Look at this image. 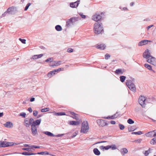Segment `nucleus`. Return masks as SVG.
Wrapping results in <instances>:
<instances>
[{"instance_id": "59", "label": "nucleus", "mask_w": 156, "mask_h": 156, "mask_svg": "<svg viewBox=\"0 0 156 156\" xmlns=\"http://www.w3.org/2000/svg\"><path fill=\"white\" fill-rule=\"evenodd\" d=\"M24 147H28L29 148H31V146H30L28 144H24Z\"/></svg>"}, {"instance_id": "58", "label": "nucleus", "mask_w": 156, "mask_h": 156, "mask_svg": "<svg viewBox=\"0 0 156 156\" xmlns=\"http://www.w3.org/2000/svg\"><path fill=\"white\" fill-rule=\"evenodd\" d=\"M64 134H58V135L56 136H55L58 137H60V136H63V135H64Z\"/></svg>"}, {"instance_id": "50", "label": "nucleus", "mask_w": 156, "mask_h": 156, "mask_svg": "<svg viewBox=\"0 0 156 156\" xmlns=\"http://www.w3.org/2000/svg\"><path fill=\"white\" fill-rule=\"evenodd\" d=\"M79 15L81 16V17L83 19H85L86 18V16L83 14L82 13H80Z\"/></svg>"}, {"instance_id": "8", "label": "nucleus", "mask_w": 156, "mask_h": 156, "mask_svg": "<svg viewBox=\"0 0 156 156\" xmlns=\"http://www.w3.org/2000/svg\"><path fill=\"white\" fill-rule=\"evenodd\" d=\"M14 144V143L13 142L0 141V147L11 146L13 145Z\"/></svg>"}, {"instance_id": "63", "label": "nucleus", "mask_w": 156, "mask_h": 156, "mask_svg": "<svg viewBox=\"0 0 156 156\" xmlns=\"http://www.w3.org/2000/svg\"><path fill=\"white\" fill-rule=\"evenodd\" d=\"M70 113L73 116H74L75 115H77V114L75 113H74V112H70Z\"/></svg>"}, {"instance_id": "40", "label": "nucleus", "mask_w": 156, "mask_h": 156, "mask_svg": "<svg viewBox=\"0 0 156 156\" xmlns=\"http://www.w3.org/2000/svg\"><path fill=\"white\" fill-rule=\"evenodd\" d=\"M72 117L73 119H75L76 120H78L79 119V115L77 114V115H75L74 116H72Z\"/></svg>"}, {"instance_id": "22", "label": "nucleus", "mask_w": 156, "mask_h": 156, "mask_svg": "<svg viewBox=\"0 0 156 156\" xmlns=\"http://www.w3.org/2000/svg\"><path fill=\"white\" fill-rule=\"evenodd\" d=\"M24 123L25 126L27 127H29L30 126V123H29L28 118H26L24 120Z\"/></svg>"}, {"instance_id": "20", "label": "nucleus", "mask_w": 156, "mask_h": 156, "mask_svg": "<svg viewBox=\"0 0 156 156\" xmlns=\"http://www.w3.org/2000/svg\"><path fill=\"white\" fill-rule=\"evenodd\" d=\"M80 19V18L79 17H75L71 18L70 19V20L73 22V24L75 22L78 21Z\"/></svg>"}, {"instance_id": "26", "label": "nucleus", "mask_w": 156, "mask_h": 156, "mask_svg": "<svg viewBox=\"0 0 156 156\" xmlns=\"http://www.w3.org/2000/svg\"><path fill=\"white\" fill-rule=\"evenodd\" d=\"M106 46L104 44H100L97 46V48L98 49H99L101 50H104L105 49Z\"/></svg>"}, {"instance_id": "11", "label": "nucleus", "mask_w": 156, "mask_h": 156, "mask_svg": "<svg viewBox=\"0 0 156 156\" xmlns=\"http://www.w3.org/2000/svg\"><path fill=\"white\" fill-rule=\"evenodd\" d=\"M80 0H78L74 2L71 3L70 4V6L73 8H76L78 7Z\"/></svg>"}, {"instance_id": "55", "label": "nucleus", "mask_w": 156, "mask_h": 156, "mask_svg": "<svg viewBox=\"0 0 156 156\" xmlns=\"http://www.w3.org/2000/svg\"><path fill=\"white\" fill-rule=\"evenodd\" d=\"M37 58H38L37 55H34L32 57V59H36Z\"/></svg>"}, {"instance_id": "46", "label": "nucleus", "mask_w": 156, "mask_h": 156, "mask_svg": "<svg viewBox=\"0 0 156 156\" xmlns=\"http://www.w3.org/2000/svg\"><path fill=\"white\" fill-rule=\"evenodd\" d=\"M31 4L30 3H28L27 5L25 7V9H24V10L25 11L27 10L28 9V8H29V6L31 5Z\"/></svg>"}, {"instance_id": "43", "label": "nucleus", "mask_w": 156, "mask_h": 156, "mask_svg": "<svg viewBox=\"0 0 156 156\" xmlns=\"http://www.w3.org/2000/svg\"><path fill=\"white\" fill-rule=\"evenodd\" d=\"M142 133L141 131H139L138 132H133L132 133V134H135L137 135H141Z\"/></svg>"}, {"instance_id": "37", "label": "nucleus", "mask_w": 156, "mask_h": 156, "mask_svg": "<svg viewBox=\"0 0 156 156\" xmlns=\"http://www.w3.org/2000/svg\"><path fill=\"white\" fill-rule=\"evenodd\" d=\"M49 108H42L41 109V111L42 112H46L49 111Z\"/></svg>"}, {"instance_id": "10", "label": "nucleus", "mask_w": 156, "mask_h": 156, "mask_svg": "<svg viewBox=\"0 0 156 156\" xmlns=\"http://www.w3.org/2000/svg\"><path fill=\"white\" fill-rule=\"evenodd\" d=\"M121 116L122 115H120V112L117 111L115 114L112 116L105 117L103 118L107 119H114L117 118L119 116Z\"/></svg>"}, {"instance_id": "7", "label": "nucleus", "mask_w": 156, "mask_h": 156, "mask_svg": "<svg viewBox=\"0 0 156 156\" xmlns=\"http://www.w3.org/2000/svg\"><path fill=\"white\" fill-rule=\"evenodd\" d=\"M147 101L145 97L141 96L139 98L138 102L140 104L143 108L145 107L146 103Z\"/></svg>"}, {"instance_id": "47", "label": "nucleus", "mask_w": 156, "mask_h": 156, "mask_svg": "<svg viewBox=\"0 0 156 156\" xmlns=\"http://www.w3.org/2000/svg\"><path fill=\"white\" fill-rule=\"evenodd\" d=\"M119 127L120 129L121 130H123L125 128L124 126L122 124H119Z\"/></svg>"}, {"instance_id": "15", "label": "nucleus", "mask_w": 156, "mask_h": 156, "mask_svg": "<svg viewBox=\"0 0 156 156\" xmlns=\"http://www.w3.org/2000/svg\"><path fill=\"white\" fill-rule=\"evenodd\" d=\"M41 121V119H40L36 121H34L32 122L31 126H36L39 125L40 124Z\"/></svg>"}, {"instance_id": "32", "label": "nucleus", "mask_w": 156, "mask_h": 156, "mask_svg": "<svg viewBox=\"0 0 156 156\" xmlns=\"http://www.w3.org/2000/svg\"><path fill=\"white\" fill-rule=\"evenodd\" d=\"M121 154L123 155L127 153L128 151L126 148H123L122 149Z\"/></svg>"}, {"instance_id": "16", "label": "nucleus", "mask_w": 156, "mask_h": 156, "mask_svg": "<svg viewBox=\"0 0 156 156\" xmlns=\"http://www.w3.org/2000/svg\"><path fill=\"white\" fill-rule=\"evenodd\" d=\"M151 41L148 40H143L140 42L138 43V45L140 46L145 45L148 42H150Z\"/></svg>"}, {"instance_id": "41", "label": "nucleus", "mask_w": 156, "mask_h": 156, "mask_svg": "<svg viewBox=\"0 0 156 156\" xmlns=\"http://www.w3.org/2000/svg\"><path fill=\"white\" fill-rule=\"evenodd\" d=\"M26 114L25 112H22L20 113L19 115V116H21L23 118H24L25 117Z\"/></svg>"}, {"instance_id": "44", "label": "nucleus", "mask_w": 156, "mask_h": 156, "mask_svg": "<svg viewBox=\"0 0 156 156\" xmlns=\"http://www.w3.org/2000/svg\"><path fill=\"white\" fill-rule=\"evenodd\" d=\"M111 148L112 150H115L117 149V147L115 144H113L111 145H110Z\"/></svg>"}, {"instance_id": "45", "label": "nucleus", "mask_w": 156, "mask_h": 156, "mask_svg": "<svg viewBox=\"0 0 156 156\" xmlns=\"http://www.w3.org/2000/svg\"><path fill=\"white\" fill-rule=\"evenodd\" d=\"M53 58H50L45 60V62H51L53 61Z\"/></svg>"}, {"instance_id": "31", "label": "nucleus", "mask_w": 156, "mask_h": 156, "mask_svg": "<svg viewBox=\"0 0 156 156\" xmlns=\"http://www.w3.org/2000/svg\"><path fill=\"white\" fill-rule=\"evenodd\" d=\"M71 24H73V23L69 19L66 22V26L67 27H69L70 26Z\"/></svg>"}, {"instance_id": "5", "label": "nucleus", "mask_w": 156, "mask_h": 156, "mask_svg": "<svg viewBox=\"0 0 156 156\" xmlns=\"http://www.w3.org/2000/svg\"><path fill=\"white\" fill-rule=\"evenodd\" d=\"M89 129V126L87 121H84L82 124L81 132L83 133H86Z\"/></svg>"}, {"instance_id": "2", "label": "nucleus", "mask_w": 156, "mask_h": 156, "mask_svg": "<svg viewBox=\"0 0 156 156\" xmlns=\"http://www.w3.org/2000/svg\"><path fill=\"white\" fill-rule=\"evenodd\" d=\"M94 31L96 34H100L104 32V30L101 23L97 22L94 24Z\"/></svg>"}, {"instance_id": "1", "label": "nucleus", "mask_w": 156, "mask_h": 156, "mask_svg": "<svg viewBox=\"0 0 156 156\" xmlns=\"http://www.w3.org/2000/svg\"><path fill=\"white\" fill-rule=\"evenodd\" d=\"M143 56L144 58L147 59V61L156 66V58L151 55V54L148 49L146 50L145 52L143 53Z\"/></svg>"}, {"instance_id": "42", "label": "nucleus", "mask_w": 156, "mask_h": 156, "mask_svg": "<svg viewBox=\"0 0 156 156\" xmlns=\"http://www.w3.org/2000/svg\"><path fill=\"white\" fill-rule=\"evenodd\" d=\"M127 122L129 124H132L134 123V121L131 119H129L128 120Z\"/></svg>"}, {"instance_id": "57", "label": "nucleus", "mask_w": 156, "mask_h": 156, "mask_svg": "<svg viewBox=\"0 0 156 156\" xmlns=\"http://www.w3.org/2000/svg\"><path fill=\"white\" fill-rule=\"evenodd\" d=\"M27 110L30 112L31 113L32 112V110L31 107H29L28 108Z\"/></svg>"}, {"instance_id": "35", "label": "nucleus", "mask_w": 156, "mask_h": 156, "mask_svg": "<svg viewBox=\"0 0 156 156\" xmlns=\"http://www.w3.org/2000/svg\"><path fill=\"white\" fill-rule=\"evenodd\" d=\"M119 78L120 81L122 82L123 83L126 79V77L125 76H122L119 77Z\"/></svg>"}, {"instance_id": "49", "label": "nucleus", "mask_w": 156, "mask_h": 156, "mask_svg": "<svg viewBox=\"0 0 156 156\" xmlns=\"http://www.w3.org/2000/svg\"><path fill=\"white\" fill-rule=\"evenodd\" d=\"M19 40L23 44H26V40L25 39H22L21 38H20L19 39Z\"/></svg>"}, {"instance_id": "34", "label": "nucleus", "mask_w": 156, "mask_h": 156, "mask_svg": "<svg viewBox=\"0 0 156 156\" xmlns=\"http://www.w3.org/2000/svg\"><path fill=\"white\" fill-rule=\"evenodd\" d=\"M54 115L56 116L64 115L66 114L64 112H60L55 113Z\"/></svg>"}, {"instance_id": "38", "label": "nucleus", "mask_w": 156, "mask_h": 156, "mask_svg": "<svg viewBox=\"0 0 156 156\" xmlns=\"http://www.w3.org/2000/svg\"><path fill=\"white\" fill-rule=\"evenodd\" d=\"M142 140L141 139H138L137 140H135L134 141H133V142H135L137 143L140 144L141 142L142 141Z\"/></svg>"}, {"instance_id": "62", "label": "nucleus", "mask_w": 156, "mask_h": 156, "mask_svg": "<svg viewBox=\"0 0 156 156\" xmlns=\"http://www.w3.org/2000/svg\"><path fill=\"white\" fill-rule=\"evenodd\" d=\"M110 123L112 124H115L116 123L115 122V121L113 120L111 121L110 122Z\"/></svg>"}, {"instance_id": "56", "label": "nucleus", "mask_w": 156, "mask_h": 156, "mask_svg": "<svg viewBox=\"0 0 156 156\" xmlns=\"http://www.w3.org/2000/svg\"><path fill=\"white\" fill-rule=\"evenodd\" d=\"M22 149L23 150H25V151H30V148H23Z\"/></svg>"}, {"instance_id": "13", "label": "nucleus", "mask_w": 156, "mask_h": 156, "mask_svg": "<svg viewBox=\"0 0 156 156\" xmlns=\"http://www.w3.org/2000/svg\"><path fill=\"white\" fill-rule=\"evenodd\" d=\"M31 131L33 136H36L37 134V129L36 126H31Z\"/></svg>"}, {"instance_id": "30", "label": "nucleus", "mask_w": 156, "mask_h": 156, "mask_svg": "<svg viewBox=\"0 0 156 156\" xmlns=\"http://www.w3.org/2000/svg\"><path fill=\"white\" fill-rule=\"evenodd\" d=\"M150 143L152 145L156 144V137H154L151 139L150 141Z\"/></svg>"}, {"instance_id": "9", "label": "nucleus", "mask_w": 156, "mask_h": 156, "mask_svg": "<svg viewBox=\"0 0 156 156\" xmlns=\"http://www.w3.org/2000/svg\"><path fill=\"white\" fill-rule=\"evenodd\" d=\"M97 123L98 125L100 126L104 127L106 126H107L108 124V121L102 119H98L97 121Z\"/></svg>"}, {"instance_id": "27", "label": "nucleus", "mask_w": 156, "mask_h": 156, "mask_svg": "<svg viewBox=\"0 0 156 156\" xmlns=\"http://www.w3.org/2000/svg\"><path fill=\"white\" fill-rule=\"evenodd\" d=\"M22 154L25 155H35L37 154L36 153H29L28 152L26 151H24L22 153Z\"/></svg>"}, {"instance_id": "39", "label": "nucleus", "mask_w": 156, "mask_h": 156, "mask_svg": "<svg viewBox=\"0 0 156 156\" xmlns=\"http://www.w3.org/2000/svg\"><path fill=\"white\" fill-rule=\"evenodd\" d=\"M150 151L151 149L149 148L148 150L145 151L144 153L145 155L146 156H147L150 152Z\"/></svg>"}, {"instance_id": "36", "label": "nucleus", "mask_w": 156, "mask_h": 156, "mask_svg": "<svg viewBox=\"0 0 156 156\" xmlns=\"http://www.w3.org/2000/svg\"><path fill=\"white\" fill-rule=\"evenodd\" d=\"M37 154H41V155H43V154L48 155V154H49V153L47 151L41 152H38Z\"/></svg>"}, {"instance_id": "18", "label": "nucleus", "mask_w": 156, "mask_h": 156, "mask_svg": "<svg viewBox=\"0 0 156 156\" xmlns=\"http://www.w3.org/2000/svg\"><path fill=\"white\" fill-rule=\"evenodd\" d=\"M52 64H50L49 66H50L54 67V66H57L61 64V61H54Z\"/></svg>"}, {"instance_id": "64", "label": "nucleus", "mask_w": 156, "mask_h": 156, "mask_svg": "<svg viewBox=\"0 0 156 156\" xmlns=\"http://www.w3.org/2000/svg\"><path fill=\"white\" fill-rule=\"evenodd\" d=\"M77 134L76 133H73V135L72 136V138H73L75 137L77 135Z\"/></svg>"}, {"instance_id": "28", "label": "nucleus", "mask_w": 156, "mask_h": 156, "mask_svg": "<svg viewBox=\"0 0 156 156\" xmlns=\"http://www.w3.org/2000/svg\"><path fill=\"white\" fill-rule=\"evenodd\" d=\"M44 134H45L47 135H48L49 136H55V135L53 133H51L50 132H48V131L44 132Z\"/></svg>"}, {"instance_id": "17", "label": "nucleus", "mask_w": 156, "mask_h": 156, "mask_svg": "<svg viewBox=\"0 0 156 156\" xmlns=\"http://www.w3.org/2000/svg\"><path fill=\"white\" fill-rule=\"evenodd\" d=\"M4 126L7 128H12L13 126L12 123L10 122H7L4 124Z\"/></svg>"}, {"instance_id": "6", "label": "nucleus", "mask_w": 156, "mask_h": 156, "mask_svg": "<svg viewBox=\"0 0 156 156\" xmlns=\"http://www.w3.org/2000/svg\"><path fill=\"white\" fill-rule=\"evenodd\" d=\"M102 14V12H97L94 15L92 16V20L96 22L100 20L102 18L101 15Z\"/></svg>"}, {"instance_id": "3", "label": "nucleus", "mask_w": 156, "mask_h": 156, "mask_svg": "<svg viewBox=\"0 0 156 156\" xmlns=\"http://www.w3.org/2000/svg\"><path fill=\"white\" fill-rule=\"evenodd\" d=\"M17 12V9L16 7L12 6L8 8L3 13L1 17H4L6 16L12 15L14 14Z\"/></svg>"}, {"instance_id": "25", "label": "nucleus", "mask_w": 156, "mask_h": 156, "mask_svg": "<svg viewBox=\"0 0 156 156\" xmlns=\"http://www.w3.org/2000/svg\"><path fill=\"white\" fill-rule=\"evenodd\" d=\"M94 153L97 155H99L100 154V152L97 148H94L93 150Z\"/></svg>"}, {"instance_id": "53", "label": "nucleus", "mask_w": 156, "mask_h": 156, "mask_svg": "<svg viewBox=\"0 0 156 156\" xmlns=\"http://www.w3.org/2000/svg\"><path fill=\"white\" fill-rule=\"evenodd\" d=\"M73 51V50L71 48H69L67 49V52L68 53H71Z\"/></svg>"}, {"instance_id": "48", "label": "nucleus", "mask_w": 156, "mask_h": 156, "mask_svg": "<svg viewBox=\"0 0 156 156\" xmlns=\"http://www.w3.org/2000/svg\"><path fill=\"white\" fill-rule=\"evenodd\" d=\"M34 119L32 118H30V119L29 120V123H30V125H31H31L32 124V122L34 121Z\"/></svg>"}, {"instance_id": "19", "label": "nucleus", "mask_w": 156, "mask_h": 156, "mask_svg": "<svg viewBox=\"0 0 156 156\" xmlns=\"http://www.w3.org/2000/svg\"><path fill=\"white\" fill-rule=\"evenodd\" d=\"M69 124L71 125H77L79 124V122L78 121H71L69 122Z\"/></svg>"}, {"instance_id": "61", "label": "nucleus", "mask_w": 156, "mask_h": 156, "mask_svg": "<svg viewBox=\"0 0 156 156\" xmlns=\"http://www.w3.org/2000/svg\"><path fill=\"white\" fill-rule=\"evenodd\" d=\"M38 58H40L43 56V54H41L40 55H37Z\"/></svg>"}, {"instance_id": "60", "label": "nucleus", "mask_w": 156, "mask_h": 156, "mask_svg": "<svg viewBox=\"0 0 156 156\" xmlns=\"http://www.w3.org/2000/svg\"><path fill=\"white\" fill-rule=\"evenodd\" d=\"M35 100V98H32L30 99V102H33Z\"/></svg>"}, {"instance_id": "23", "label": "nucleus", "mask_w": 156, "mask_h": 156, "mask_svg": "<svg viewBox=\"0 0 156 156\" xmlns=\"http://www.w3.org/2000/svg\"><path fill=\"white\" fill-rule=\"evenodd\" d=\"M110 148H111V147H110V145H108L106 146H101L100 147V148L101 149L103 150H108Z\"/></svg>"}, {"instance_id": "51", "label": "nucleus", "mask_w": 156, "mask_h": 156, "mask_svg": "<svg viewBox=\"0 0 156 156\" xmlns=\"http://www.w3.org/2000/svg\"><path fill=\"white\" fill-rule=\"evenodd\" d=\"M110 57V55L108 54L107 53L105 55V58L106 59H108Z\"/></svg>"}, {"instance_id": "21", "label": "nucleus", "mask_w": 156, "mask_h": 156, "mask_svg": "<svg viewBox=\"0 0 156 156\" xmlns=\"http://www.w3.org/2000/svg\"><path fill=\"white\" fill-rule=\"evenodd\" d=\"M56 73L55 71V70L53 71H50L47 74V76L49 77H51L52 75H54Z\"/></svg>"}, {"instance_id": "29", "label": "nucleus", "mask_w": 156, "mask_h": 156, "mask_svg": "<svg viewBox=\"0 0 156 156\" xmlns=\"http://www.w3.org/2000/svg\"><path fill=\"white\" fill-rule=\"evenodd\" d=\"M144 66L148 69L150 70H151L154 72V71L152 69V67L151 66V65H148L147 64H145L144 65Z\"/></svg>"}, {"instance_id": "4", "label": "nucleus", "mask_w": 156, "mask_h": 156, "mask_svg": "<svg viewBox=\"0 0 156 156\" xmlns=\"http://www.w3.org/2000/svg\"><path fill=\"white\" fill-rule=\"evenodd\" d=\"M126 84L131 90L134 92H136V89L135 85L132 80H127Z\"/></svg>"}, {"instance_id": "14", "label": "nucleus", "mask_w": 156, "mask_h": 156, "mask_svg": "<svg viewBox=\"0 0 156 156\" xmlns=\"http://www.w3.org/2000/svg\"><path fill=\"white\" fill-rule=\"evenodd\" d=\"M146 136L150 137L156 136V134L154 133V130L148 132L146 134Z\"/></svg>"}, {"instance_id": "24", "label": "nucleus", "mask_w": 156, "mask_h": 156, "mask_svg": "<svg viewBox=\"0 0 156 156\" xmlns=\"http://www.w3.org/2000/svg\"><path fill=\"white\" fill-rule=\"evenodd\" d=\"M136 129V126H129L128 127V130L129 132L133 131Z\"/></svg>"}, {"instance_id": "54", "label": "nucleus", "mask_w": 156, "mask_h": 156, "mask_svg": "<svg viewBox=\"0 0 156 156\" xmlns=\"http://www.w3.org/2000/svg\"><path fill=\"white\" fill-rule=\"evenodd\" d=\"M40 148V147L39 146H36L34 145H31V148Z\"/></svg>"}, {"instance_id": "33", "label": "nucleus", "mask_w": 156, "mask_h": 156, "mask_svg": "<svg viewBox=\"0 0 156 156\" xmlns=\"http://www.w3.org/2000/svg\"><path fill=\"white\" fill-rule=\"evenodd\" d=\"M55 29L57 31H60L62 30L61 26L59 25H57L55 26Z\"/></svg>"}, {"instance_id": "12", "label": "nucleus", "mask_w": 156, "mask_h": 156, "mask_svg": "<svg viewBox=\"0 0 156 156\" xmlns=\"http://www.w3.org/2000/svg\"><path fill=\"white\" fill-rule=\"evenodd\" d=\"M126 70L124 69H119L116 70L115 71V74L119 75V74H122L125 72Z\"/></svg>"}, {"instance_id": "52", "label": "nucleus", "mask_w": 156, "mask_h": 156, "mask_svg": "<svg viewBox=\"0 0 156 156\" xmlns=\"http://www.w3.org/2000/svg\"><path fill=\"white\" fill-rule=\"evenodd\" d=\"M38 114V112L36 110H34L33 111V115L34 116H37Z\"/></svg>"}]
</instances>
